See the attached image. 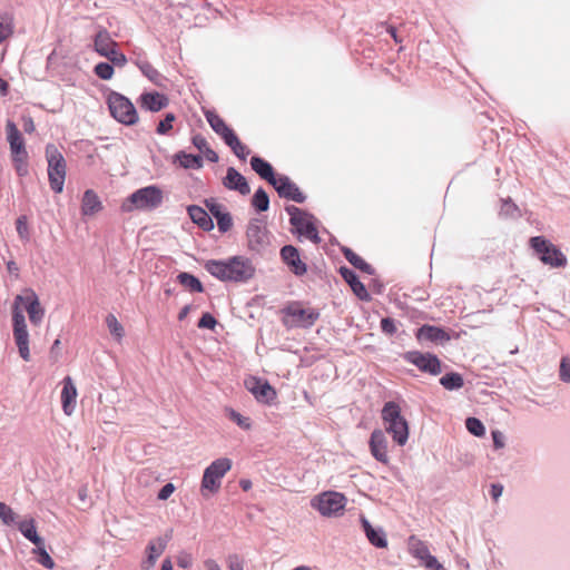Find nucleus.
Here are the masks:
<instances>
[{"instance_id":"obj_32","label":"nucleus","mask_w":570,"mask_h":570,"mask_svg":"<svg viewBox=\"0 0 570 570\" xmlns=\"http://www.w3.org/2000/svg\"><path fill=\"white\" fill-rule=\"evenodd\" d=\"M13 337L16 345L18 347V352L20 357L28 362L30 361V348H29V332L27 327L23 328H12Z\"/></svg>"},{"instance_id":"obj_8","label":"nucleus","mask_w":570,"mask_h":570,"mask_svg":"<svg viewBox=\"0 0 570 570\" xmlns=\"http://www.w3.org/2000/svg\"><path fill=\"white\" fill-rule=\"evenodd\" d=\"M111 116L126 126H132L138 121V114L134 104L124 95L112 91L107 98Z\"/></svg>"},{"instance_id":"obj_48","label":"nucleus","mask_w":570,"mask_h":570,"mask_svg":"<svg viewBox=\"0 0 570 570\" xmlns=\"http://www.w3.org/2000/svg\"><path fill=\"white\" fill-rule=\"evenodd\" d=\"M500 214L505 217H515L519 214V208L510 198L502 199Z\"/></svg>"},{"instance_id":"obj_41","label":"nucleus","mask_w":570,"mask_h":570,"mask_svg":"<svg viewBox=\"0 0 570 570\" xmlns=\"http://www.w3.org/2000/svg\"><path fill=\"white\" fill-rule=\"evenodd\" d=\"M252 204L259 212H266L268 209L269 198L263 188H259L255 191Z\"/></svg>"},{"instance_id":"obj_19","label":"nucleus","mask_w":570,"mask_h":570,"mask_svg":"<svg viewBox=\"0 0 570 570\" xmlns=\"http://www.w3.org/2000/svg\"><path fill=\"white\" fill-rule=\"evenodd\" d=\"M370 449L372 455L381 463L389 462V452H387V439L385 433L376 429L372 432L370 438Z\"/></svg>"},{"instance_id":"obj_53","label":"nucleus","mask_w":570,"mask_h":570,"mask_svg":"<svg viewBox=\"0 0 570 570\" xmlns=\"http://www.w3.org/2000/svg\"><path fill=\"white\" fill-rule=\"evenodd\" d=\"M12 163L20 177L28 174V157H12Z\"/></svg>"},{"instance_id":"obj_13","label":"nucleus","mask_w":570,"mask_h":570,"mask_svg":"<svg viewBox=\"0 0 570 570\" xmlns=\"http://www.w3.org/2000/svg\"><path fill=\"white\" fill-rule=\"evenodd\" d=\"M403 358L415 365L420 371L431 375H439L442 372L441 361L434 354L409 351L403 355Z\"/></svg>"},{"instance_id":"obj_55","label":"nucleus","mask_w":570,"mask_h":570,"mask_svg":"<svg viewBox=\"0 0 570 570\" xmlns=\"http://www.w3.org/2000/svg\"><path fill=\"white\" fill-rule=\"evenodd\" d=\"M381 330L387 335H393L396 332V324L393 318L385 317L381 320Z\"/></svg>"},{"instance_id":"obj_62","label":"nucleus","mask_w":570,"mask_h":570,"mask_svg":"<svg viewBox=\"0 0 570 570\" xmlns=\"http://www.w3.org/2000/svg\"><path fill=\"white\" fill-rule=\"evenodd\" d=\"M228 568L229 570H244V564L237 556H232L228 558Z\"/></svg>"},{"instance_id":"obj_16","label":"nucleus","mask_w":570,"mask_h":570,"mask_svg":"<svg viewBox=\"0 0 570 570\" xmlns=\"http://www.w3.org/2000/svg\"><path fill=\"white\" fill-rule=\"evenodd\" d=\"M272 186L276 189L277 194L282 198H286L296 203H304L306 196L301 191L298 186L292 181L287 176L278 175L275 181H272Z\"/></svg>"},{"instance_id":"obj_59","label":"nucleus","mask_w":570,"mask_h":570,"mask_svg":"<svg viewBox=\"0 0 570 570\" xmlns=\"http://www.w3.org/2000/svg\"><path fill=\"white\" fill-rule=\"evenodd\" d=\"M191 563H193V558L188 552H185V551L179 552V554L177 556V564L180 568H183V569L189 568L191 566Z\"/></svg>"},{"instance_id":"obj_21","label":"nucleus","mask_w":570,"mask_h":570,"mask_svg":"<svg viewBox=\"0 0 570 570\" xmlns=\"http://www.w3.org/2000/svg\"><path fill=\"white\" fill-rule=\"evenodd\" d=\"M61 404L62 411L70 416L76 409L77 387L70 376H66L62 381Z\"/></svg>"},{"instance_id":"obj_6","label":"nucleus","mask_w":570,"mask_h":570,"mask_svg":"<svg viewBox=\"0 0 570 570\" xmlns=\"http://www.w3.org/2000/svg\"><path fill=\"white\" fill-rule=\"evenodd\" d=\"M283 323L286 327L307 328L318 320L320 313L311 307H304L302 303L293 302L283 309Z\"/></svg>"},{"instance_id":"obj_38","label":"nucleus","mask_w":570,"mask_h":570,"mask_svg":"<svg viewBox=\"0 0 570 570\" xmlns=\"http://www.w3.org/2000/svg\"><path fill=\"white\" fill-rule=\"evenodd\" d=\"M343 253H344L345 258L348 261V263L352 264L354 267H356L360 271L365 272L367 274L373 273L372 266L370 264H367L357 254H355L352 249L344 248Z\"/></svg>"},{"instance_id":"obj_43","label":"nucleus","mask_w":570,"mask_h":570,"mask_svg":"<svg viewBox=\"0 0 570 570\" xmlns=\"http://www.w3.org/2000/svg\"><path fill=\"white\" fill-rule=\"evenodd\" d=\"M13 32V20L9 14H0V43Z\"/></svg>"},{"instance_id":"obj_44","label":"nucleus","mask_w":570,"mask_h":570,"mask_svg":"<svg viewBox=\"0 0 570 570\" xmlns=\"http://www.w3.org/2000/svg\"><path fill=\"white\" fill-rule=\"evenodd\" d=\"M33 553H37L39 556L38 562L41 566L50 570L55 568L56 563L45 549V542L42 543V546H36V549H33Z\"/></svg>"},{"instance_id":"obj_30","label":"nucleus","mask_w":570,"mask_h":570,"mask_svg":"<svg viewBox=\"0 0 570 570\" xmlns=\"http://www.w3.org/2000/svg\"><path fill=\"white\" fill-rule=\"evenodd\" d=\"M252 169L261 176V178L267 180L271 185L272 181L277 179V176L274 174V169L272 165L265 159L254 156L250 159Z\"/></svg>"},{"instance_id":"obj_61","label":"nucleus","mask_w":570,"mask_h":570,"mask_svg":"<svg viewBox=\"0 0 570 570\" xmlns=\"http://www.w3.org/2000/svg\"><path fill=\"white\" fill-rule=\"evenodd\" d=\"M174 491H175V487H174V484H173V483H167V484H165V485L160 489V491L158 492L157 498H158L159 500H163V501H164V500H167V499L173 494V492H174Z\"/></svg>"},{"instance_id":"obj_26","label":"nucleus","mask_w":570,"mask_h":570,"mask_svg":"<svg viewBox=\"0 0 570 570\" xmlns=\"http://www.w3.org/2000/svg\"><path fill=\"white\" fill-rule=\"evenodd\" d=\"M340 273L344 281L351 286L353 293L362 301H368L370 294L364 284L360 282L356 274L348 267H341Z\"/></svg>"},{"instance_id":"obj_4","label":"nucleus","mask_w":570,"mask_h":570,"mask_svg":"<svg viewBox=\"0 0 570 570\" xmlns=\"http://www.w3.org/2000/svg\"><path fill=\"white\" fill-rule=\"evenodd\" d=\"M46 159L48 163V179L55 193H61L66 180L67 165L59 149L49 144L46 146Z\"/></svg>"},{"instance_id":"obj_27","label":"nucleus","mask_w":570,"mask_h":570,"mask_svg":"<svg viewBox=\"0 0 570 570\" xmlns=\"http://www.w3.org/2000/svg\"><path fill=\"white\" fill-rule=\"evenodd\" d=\"M118 48V43L110 37L106 29H100L94 39V49L101 56L106 57L112 49Z\"/></svg>"},{"instance_id":"obj_36","label":"nucleus","mask_w":570,"mask_h":570,"mask_svg":"<svg viewBox=\"0 0 570 570\" xmlns=\"http://www.w3.org/2000/svg\"><path fill=\"white\" fill-rule=\"evenodd\" d=\"M440 384L448 391H455L463 387L464 380L461 374L451 372L440 379Z\"/></svg>"},{"instance_id":"obj_63","label":"nucleus","mask_w":570,"mask_h":570,"mask_svg":"<svg viewBox=\"0 0 570 570\" xmlns=\"http://www.w3.org/2000/svg\"><path fill=\"white\" fill-rule=\"evenodd\" d=\"M193 145L199 150V151H204V149L206 147H208V144H207V140L205 137H203L202 135H195L193 137Z\"/></svg>"},{"instance_id":"obj_12","label":"nucleus","mask_w":570,"mask_h":570,"mask_svg":"<svg viewBox=\"0 0 570 570\" xmlns=\"http://www.w3.org/2000/svg\"><path fill=\"white\" fill-rule=\"evenodd\" d=\"M17 302L21 303L23 309L28 313L32 325L39 326L42 323L45 308L42 307L37 293L32 288L24 287L21 293L17 295Z\"/></svg>"},{"instance_id":"obj_2","label":"nucleus","mask_w":570,"mask_h":570,"mask_svg":"<svg viewBox=\"0 0 570 570\" xmlns=\"http://www.w3.org/2000/svg\"><path fill=\"white\" fill-rule=\"evenodd\" d=\"M164 203V193L156 185H149L137 189L130 194L121 204V210L125 213L153 212Z\"/></svg>"},{"instance_id":"obj_20","label":"nucleus","mask_w":570,"mask_h":570,"mask_svg":"<svg viewBox=\"0 0 570 570\" xmlns=\"http://www.w3.org/2000/svg\"><path fill=\"white\" fill-rule=\"evenodd\" d=\"M281 257L289 269L297 276L306 273V264L301 259L298 250L292 245H286L281 249Z\"/></svg>"},{"instance_id":"obj_56","label":"nucleus","mask_w":570,"mask_h":570,"mask_svg":"<svg viewBox=\"0 0 570 570\" xmlns=\"http://www.w3.org/2000/svg\"><path fill=\"white\" fill-rule=\"evenodd\" d=\"M217 322L215 317L209 313H204L198 322V327L213 330Z\"/></svg>"},{"instance_id":"obj_40","label":"nucleus","mask_w":570,"mask_h":570,"mask_svg":"<svg viewBox=\"0 0 570 570\" xmlns=\"http://www.w3.org/2000/svg\"><path fill=\"white\" fill-rule=\"evenodd\" d=\"M106 325L110 332V334L117 340L120 341L124 337L125 331L122 325L118 322L117 317L114 314H108L106 316Z\"/></svg>"},{"instance_id":"obj_7","label":"nucleus","mask_w":570,"mask_h":570,"mask_svg":"<svg viewBox=\"0 0 570 570\" xmlns=\"http://www.w3.org/2000/svg\"><path fill=\"white\" fill-rule=\"evenodd\" d=\"M232 461L227 458H220L213 461L204 471L202 479V494L204 497L216 493L222 484V479L230 470Z\"/></svg>"},{"instance_id":"obj_25","label":"nucleus","mask_w":570,"mask_h":570,"mask_svg":"<svg viewBox=\"0 0 570 570\" xmlns=\"http://www.w3.org/2000/svg\"><path fill=\"white\" fill-rule=\"evenodd\" d=\"M205 117L212 129L227 144L236 134L213 110L205 111Z\"/></svg>"},{"instance_id":"obj_3","label":"nucleus","mask_w":570,"mask_h":570,"mask_svg":"<svg viewBox=\"0 0 570 570\" xmlns=\"http://www.w3.org/2000/svg\"><path fill=\"white\" fill-rule=\"evenodd\" d=\"M381 416L385 431L392 435L394 442L404 446L409 440V423L401 414V407L397 403L389 401L384 404Z\"/></svg>"},{"instance_id":"obj_51","label":"nucleus","mask_w":570,"mask_h":570,"mask_svg":"<svg viewBox=\"0 0 570 570\" xmlns=\"http://www.w3.org/2000/svg\"><path fill=\"white\" fill-rule=\"evenodd\" d=\"M105 58H107L110 63L112 66H116V67H124L126 63H127V58L126 56L118 51V49H112L108 56H106Z\"/></svg>"},{"instance_id":"obj_46","label":"nucleus","mask_w":570,"mask_h":570,"mask_svg":"<svg viewBox=\"0 0 570 570\" xmlns=\"http://www.w3.org/2000/svg\"><path fill=\"white\" fill-rule=\"evenodd\" d=\"M226 413H227L228 417L233 422H235L240 429H244V430L250 429L252 424H250L249 417L243 416L240 413H238L237 411H235L233 409H227Z\"/></svg>"},{"instance_id":"obj_50","label":"nucleus","mask_w":570,"mask_h":570,"mask_svg":"<svg viewBox=\"0 0 570 570\" xmlns=\"http://www.w3.org/2000/svg\"><path fill=\"white\" fill-rule=\"evenodd\" d=\"M0 519L7 525L16 523V513L10 507L2 502H0Z\"/></svg>"},{"instance_id":"obj_15","label":"nucleus","mask_w":570,"mask_h":570,"mask_svg":"<svg viewBox=\"0 0 570 570\" xmlns=\"http://www.w3.org/2000/svg\"><path fill=\"white\" fill-rule=\"evenodd\" d=\"M409 550L414 558L423 562L425 568L430 570H444L438 559L430 553L428 546L414 535L409 539Z\"/></svg>"},{"instance_id":"obj_1","label":"nucleus","mask_w":570,"mask_h":570,"mask_svg":"<svg viewBox=\"0 0 570 570\" xmlns=\"http://www.w3.org/2000/svg\"><path fill=\"white\" fill-rule=\"evenodd\" d=\"M205 269L215 278L232 283H247L256 272L252 259L243 255L207 261Z\"/></svg>"},{"instance_id":"obj_10","label":"nucleus","mask_w":570,"mask_h":570,"mask_svg":"<svg viewBox=\"0 0 570 570\" xmlns=\"http://www.w3.org/2000/svg\"><path fill=\"white\" fill-rule=\"evenodd\" d=\"M311 505L323 517H333L344 510L346 498L340 492L326 491L314 497Z\"/></svg>"},{"instance_id":"obj_11","label":"nucleus","mask_w":570,"mask_h":570,"mask_svg":"<svg viewBox=\"0 0 570 570\" xmlns=\"http://www.w3.org/2000/svg\"><path fill=\"white\" fill-rule=\"evenodd\" d=\"M246 239L248 249L262 254L269 246V233L266 228L265 223L259 218H253L249 220L246 229Z\"/></svg>"},{"instance_id":"obj_28","label":"nucleus","mask_w":570,"mask_h":570,"mask_svg":"<svg viewBox=\"0 0 570 570\" xmlns=\"http://www.w3.org/2000/svg\"><path fill=\"white\" fill-rule=\"evenodd\" d=\"M100 210H102V203L99 196L92 189H87L81 199V214L94 216Z\"/></svg>"},{"instance_id":"obj_9","label":"nucleus","mask_w":570,"mask_h":570,"mask_svg":"<svg viewBox=\"0 0 570 570\" xmlns=\"http://www.w3.org/2000/svg\"><path fill=\"white\" fill-rule=\"evenodd\" d=\"M531 247L539 255L540 261L551 267H563L567 264V258L560 249L552 243L541 236H535L530 239Z\"/></svg>"},{"instance_id":"obj_14","label":"nucleus","mask_w":570,"mask_h":570,"mask_svg":"<svg viewBox=\"0 0 570 570\" xmlns=\"http://www.w3.org/2000/svg\"><path fill=\"white\" fill-rule=\"evenodd\" d=\"M171 539V530L165 533L164 535L157 537L149 541L146 553L147 557L141 561V570H151L158 558L164 553L167 548L168 542Z\"/></svg>"},{"instance_id":"obj_64","label":"nucleus","mask_w":570,"mask_h":570,"mask_svg":"<svg viewBox=\"0 0 570 570\" xmlns=\"http://www.w3.org/2000/svg\"><path fill=\"white\" fill-rule=\"evenodd\" d=\"M503 487L499 483L492 484L490 494L494 501H498L499 498L502 495Z\"/></svg>"},{"instance_id":"obj_31","label":"nucleus","mask_w":570,"mask_h":570,"mask_svg":"<svg viewBox=\"0 0 570 570\" xmlns=\"http://www.w3.org/2000/svg\"><path fill=\"white\" fill-rule=\"evenodd\" d=\"M361 522L366 538L373 546L376 548H385L387 546V540L382 529H374L370 521L364 517H362Z\"/></svg>"},{"instance_id":"obj_33","label":"nucleus","mask_w":570,"mask_h":570,"mask_svg":"<svg viewBox=\"0 0 570 570\" xmlns=\"http://www.w3.org/2000/svg\"><path fill=\"white\" fill-rule=\"evenodd\" d=\"M18 529L21 534L31 541L35 546H42L43 539L37 533L36 523L33 519L23 520L18 523Z\"/></svg>"},{"instance_id":"obj_45","label":"nucleus","mask_w":570,"mask_h":570,"mask_svg":"<svg viewBox=\"0 0 570 570\" xmlns=\"http://www.w3.org/2000/svg\"><path fill=\"white\" fill-rule=\"evenodd\" d=\"M465 426L466 430L475 436H483L485 434V428L483 423L476 417H468L465 421Z\"/></svg>"},{"instance_id":"obj_39","label":"nucleus","mask_w":570,"mask_h":570,"mask_svg":"<svg viewBox=\"0 0 570 570\" xmlns=\"http://www.w3.org/2000/svg\"><path fill=\"white\" fill-rule=\"evenodd\" d=\"M27 327V321L23 314V307L21 303L17 302V296L14 297L12 304V328H23Z\"/></svg>"},{"instance_id":"obj_54","label":"nucleus","mask_w":570,"mask_h":570,"mask_svg":"<svg viewBox=\"0 0 570 570\" xmlns=\"http://www.w3.org/2000/svg\"><path fill=\"white\" fill-rule=\"evenodd\" d=\"M560 380L564 383H570V358L562 357L559 370Z\"/></svg>"},{"instance_id":"obj_37","label":"nucleus","mask_w":570,"mask_h":570,"mask_svg":"<svg viewBox=\"0 0 570 570\" xmlns=\"http://www.w3.org/2000/svg\"><path fill=\"white\" fill-rule=\"evenodd\" d=\"M176 159L179 161L180 166L189 169H199L203 167V159L200 156L186 154L180 151L176 155Z\"/></svg>"},{"instance_id":"obj_52","label":"nucleus","mask_w":570,"mask_h":570,"mask_svg":"<svg viewBox=\"0 0 570 570\" xmlns=\"http://www.w3.org/2000/svg\"><path fill=\"white\" fill-rule=\"evenodd\" d=\"M217 226L219 232L226 233L230 229L233 225V219L229 213L224 212L223 214H219V217L217 216Z\"/></svg>"},{"instance_id":"obj_34","label":"nucleus","mask_w":570,"mask_h":570,"mask_svg":"<svg viewBox=\"0 0 570 570\" xmlns=\"http://www.w3.org/2000/svg\"><path fill=\"white\" fill-rule=\"evenodd\" d=\"M136 66L141 73L156 86H163L165 77L146 60H137Z\"/></svg>"},{"instance_id":"obj_58","label":"nucleus","mask_w":570,"mask_h":570,"mask_svg":"<svg viewBox=\"0 0 570 570\" xmlns=\"http://www.w3.org/2000/svg\"><path fill=\"white\" fill-rule=\"evenodd\" d=\"M491 435H492L494 449H497V450L503 449L505 445L504 434L499 430H494V431H492Z\"/></svg>"},{"instance_id":"obj_60","label":"nucleus","mask_w":570,"mask_h":570,"mask_svg":"<svg viewBox=\"0 0 570 570\" xmlns=\"http://www.w3.org/2000/svg\"><path fill=\"white\" fill-rule=\"evenodd\" d=\"M17 232L21 238H23V239L28 238V234H27L28 227H27L26 217H19L17 219Z\"/></svg>"},{"instance_id":"obj_47","label":"nucleus","mask_w":570,"mask_h":570,"mask_svg":"<svg viewBox=\"0 0 570 570\" xmlns=\"http://www.w3.org/2000/svg\"><path fill=\"white\" fill-rule=\"evenodd\" d=\"M95 73L102 80H109L114 76V66L108 62H99L95 66Z\"/></svg>"},{"instance_id":"obj_24","label":"nucleus","mask_w":570,"mask_h":570,"mask_svg":"<svg viewBox=\"0 0 570 570\" xmlns=\"http://www.w3.org/2000/svg\"><path fill=\"white\" fill-rule=\"evenodd\" d=\"M168 102V98L159 92H144L139 97L140 107L151 112L166 108Z\"/></svg>"},{"instance_id":"obj_42","label":"nucleus","mask_w":570,"mask_h":570,"mask_svg":"<svg viewBox=\"0 0 570 570\" xmlns=\"http://www.w3.org/2000/svg\"><path fill=\"white\" fill-rule=\"evenodd\" d=\"M226 145L230 147L233 153L242 160H245L250 153L247 146L240 142L236 135Z\"/></svg>"},{"instance_id":"obj_57","label":"nucleus","mask_w":570,"mask_h":570,"mask_svg":"<svg viewBox=\"0 0 570 570\" xmlns=\"http://www.w3.org/2000/svg\"><path fill=\"white\" fill-rule=\"evenodd\" d=\"M206 206L210 215L215 217V219H217V216L219 217V214H223L225 212L224 206L214 199L206 200Z\"/></svg>"},{"instance_id":"obj_5","label":"nucleus","mask_w":570,"mask_h":570,"mask_svg":"<svg viewBox=\"0 0 570 570\" xmlns=\"http://www.w3.org/2000/svg\"><path fill=\"white\" fill-rule=\"evenodd\" d=\"M285 210L289 215L291 225L294 227L299 237H305L314 244H318L321 242L313 215L302 210L294 205L287 206Z\"/></svg>"},{"instance_id":"obj_17","label":"nucleus","mask_w":570,"mask_h":570,"mask_svg":"<svg viewBox=\"0 0 570 570\" xmlns=\"http://www.w3.org/2000/svg\"><path fill=\"white\" fill-rule=\"evenodd\" d=\"M7 140L10 146L12 157H28L24 140L16 124L8 120L6 124Z\"/></svg>"},{"instance_id":"obj_23","label":"nucleus","mask_w":570,"mask_h":570,"mask_svg":"<svg viewBox=\"0 0 570 570\" xmlns=\"http://www.w3.org/2000/svg\"><path fill=\"white\" fill-rule=\"evenodd\" d=\"M223 184L227 189L236 190L242 195H247L250 193V188L246 178L234 167L227 168Z\"/></svg>"},{"instance_id":"obj_35","label":"nucleus","mask_w":570,"mask_h":570,"mask_svg":"<svg viewBox=\"0 0 570 570\" xmlns=\"http://www.w3.org/2000/svg\"><path fill=\"white\" fill-rule=\"evenodd\" d=\"M177 281L179 282V284H181L185 288L189 289L190 292L202 293L204 291L200 281L189 273H179L177 275Z\"/></svg>"},{"instance_id":"obj_22","label":"nucleus","mask_w":570,"mask_h":570,"mask_svg":"<svg viewBox=\"0 0 570 570\" xmlns=\"http://www.w3.org/2000/svg\"><path fill=\"white\" fill-rule=\"evenodd\" d=\"M415 337L419 342L429 341L432 343H445L450 341V335L443 328L433 325H422L417 328Z\"/></svg>"},{"instance_id":"obj_18","label":"nucleus","mask_w":570,"mask_h":570,"mask_svg":"<svg viewBox=\"0 0 570 570\" xmlns=\"http://www.w3.org/2000/svg\"><path fill=\"white\" fill-rule=\"evenodd\" d=\"M246 386L258 402L271 403L276 397L275 390L266 381L253 377L246 381Z\"/></svg>"},{"instance_id":"obj_49","label":"nucleus","mask_w":570,"mask_h":570,"mask_svg":"<svg viewBox=\"0 0 570 570\" xmlns=\"http://www.w3.org/2000/svg\"><path fill=\"white\" fill-rule=\"evenodd\" d=\"M176 116L173 112H168L165 118L159 121L156 131L159 135H166L173 128V122L175 121Z\"/></svg>"},{"instance_id":"obj_29","label":"nucleus","mask_w":570,"mask_h":570,"mask_svg":"<svg viewBox=\"0 0 570 570\" xmlns=\"http://www.w3.org/2000/svg\"><path fill=\"white\" fill-rule=\"evenodd\" d=\"M187 212L193 223L198 225L202 229L209 232L214 228V222L204 208L197 205H190L187 207Z\"/></svg>"}]
</instances>
